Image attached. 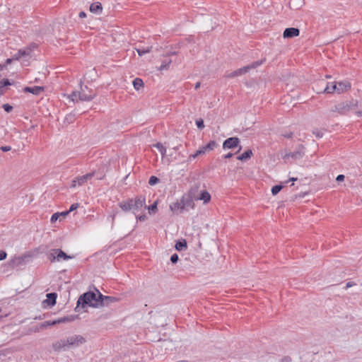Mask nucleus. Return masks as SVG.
Instances as JSON below:
<instances>
[{
  "instance_id": "nucleus-1",
  "label": "nucleus",
  "mask_w": 362,
  "mask_h": 362,
  "mask_svg": "<svg viewBox=\"0 0 362 362\" xmlns=\"http://www.w3.org/2000/svg\"><path fill=\"white\" fill-rule=\"evenodd\" d=\"M95 95L96 94L88 86H81L80 91H73L68 95V98L74 103H78V101H90Z\"/></svg>"
},
{
  "instance_id": "nucleus-2",
  "label": "nucleus",
  "mask_w": 362,
  "mask_h": 362,
  "mask_svg": "<svg viewBox=\"0 0 362 362\" xmlns=\"http://www.w3.org/2000/svg\"><path fill=\"white\" fill-rule=\"evenodd\" d=\"M98 291H99L96 290V293L87 292L83 293L79 297L77 305L81 304L83 308H85L86 305L94 308L100 307V298Z\"/></svg>"
},
{
  "instance_id": "nucleus-3",
  "label": "nucleus",
  "mask_w": 362,
  "mask_h": 362,
  "mask_svg": "<svg viewBox=\"0 0 362 362\" xmlns=\"http://www.w3.org/2000/svg\"><path fill=\"white\" fill-rule=\"evenodd\" d=\"M264 62H265V59L259 60V61L254 62L249 65H247V66L240 68L234 71L230 72V74L226 75V77L235 78L236 76L243 75V74L249 72L251 69H254L258 67L259 66L262 65Z\"/></svg>"
},
{
  "instance_id": "nucleus-4",
  "label": "nucleus",
  "mask_w": 362,
  "mask_h": 362,
  "mask_svg": "<svg viewBox=\"0 0 362 362\" xmlns=\"http://www.w3.org/2000/svg\"><path fill=\"white\" fill-rule=\"evenodd\" d=\"M68 349L77 347L86 342V339L81 335H72L66 338Z\"/></svg>"
},
{
  "instance_id": "nucleus-5",
  "label": "nucleus",
  "mask_w": 362,
  "mask_h": 362,
  "mask_svg": "<svg viewBox=\"0 0 362 362\" xmlns=\"http://www.w3.org/2000/svg\"><path fill=\"white\" fill-rule=\"evenodd\" d=\"M95 175V172L87 173L82 176L76 177L73 180L71 187H76L84 185L88 180H90Z\"/></svg>"
},
{
  "instance_id": "nucleus-6",
  "label": "nucleus",
  "mask_w": 362,
  "mask_h": 362,
  "mask_svg": "<svg viewBox=\"0 0 362 362\" xmlns=\"http://www.w3.org/2000/svg\"><path fill=\"white\" fill-rule=\"evenodd\" d=\"M98 293L100 298V306H108L119 300V298L116 297L103 296L100 291H98Z\"/></svg>"
},
{
  "instance_id": "nucleus-7",
  "label": "nucleus",
  "mask_w": 362,
  "mask_h": 362,
  "mask_svg": "<svg viewBox=\"0 0 362 362\" xmlns=\"http://www.w3.org/2000/svg\"><path fill=\"white\" fill-rule=\"evenodd\" d=\"M146 208V197L144 195H138L134 199V214H136L142 207Z\"/></svg>"
},
{
  "instance_id": "nucleus-8",
  "label": "nucleus",
  "mask_w": 362,
  "mask_h": 362,
  "mask_svg": "<svg viewBox=\"0 0 362 362\" xmlns=\"http://www.w3.org/2000/svg\"><path fill=\"white\" fill-rule=\"evenodd\" d=\"M52 347L55 352L68 350L66 338L54 341L52 344Z\"/></svg>"
},
{
  "instance_id": "nucleus-9",
  "label": "nucleus",
  "mask_w": 362,
  "mask_h": 362,
  "mask_svg": "<svg viewBox=\"0 0 362 362\" xmlns=\"http://www.w3.org/2000/svg\"><path fill=\"white\" fill-rule=\"evenodd\" d=\"M240 141L238 137H230L225 140V141L223 144V148H233L238 146Z\"/></svg>"
},
{
  "instance_id": "nucleus-10",
  "label": "nucleus",
  "mask_w": 362,
  "mask_h": 362,
  "mask_svg": "<svg viewBox=\"0 0 362 362\" xmlns=\"http://www.w3.org/2000/svg\"><path fill=\"white\" fill-rule=\"evenodd\" d=\"M351 89V83L348 81H343L337 83V93L340 94Z\"/></svg>"
},
{
  "instance_id": "nucleus-11",
  "label": "nucleus",
  "mask_w": 362,
  "mask_h": 362,
  "mask_svg": "<svg viewBox=\"0 0 362 362\" xmlns=\"http://www.w3.org/2000/svg\"><path fill=\"white\" fill-rule=\"evenodd\" d=\"M300 34V30L296 28H288L285 29L284 31V37L285 38H291L298 36Z\"/></svg>"
},
{
  "instance_id": "nucleus-12",
  "label": "nucleus",
  "mask_w": 362,
  "mask_h": 362,
  "mask_svg": "<svg viewBox=\"0 0 362 362\" xmlns=\"http://www.w3.org/2000/svg\"><path fill=\"white\" fill-rule=\"evenodd\" d=\"M31 51V47H26L23 49H19L18 52L13 54V59L15 60H18L23 57L28 56L30 55Z\"/></svg>"
},
{
  "instance_id": "nucleus-13",
  "label": "nucleus",
  "mask_w": 362,
  "mask_h": 362,
  "mask_svg": "<svg viewBox=\"0 0 362 362\" xmlns=\"http://www.w3.org/2000/svg\"><path fill=\"white\" fill-rule=\"evenodd\" d=\"M57 295L55 293H49L47 294V299L43 301V303H47L49 306L52 307L56 304V299Z\"/></svg>"
},
{
  "instance_id": "nucleus-14",
  "label": "nucleus",
  "mask_w": 362,
  "mask_h": 362,
  "mask_svg": "<svg viewBox=\"0 0 362 362\" xmlns=\"http://www.w3.org/2000/svg\"><path fill=\"white\" fill-rule=\"evenodd\" d=\"M44 90V87L42 86H33V87H25L24 88L25 92H28L33 93V95H39Z\"/></svg>"
},
{
  "instance_id": "nucleus-15",
  "label": "nucleus",
  "mask_w": 362,
  "mask_h": 362,
  "mask_svg": "<svg viewBox=\"0 0 362 362\" xmlns=\"http://www.w3.org/2000/svg\"><path fill=\"white\" fill-rule=\"evenodd\" d=\"M54 253L57 254V260L59 262L61 261L62 259L67 260V259L73 258L71 256L66 255L64 252H63L60 249H57V250Z\"/></svg>"
},
{
  "instance_id": "nucleus-16",
  "label": "nucleus",
  "mask_w": 362,
  "mask_h": 362,
  "mask_svg": "<svg viewBox=\"0 0 362 362\" xmlns=\"http://www.w3.org/2000/svg\"><path fill=\"white\" fill-rule=\"evenodd\" d=\"M103 7L100 3L96 2L93 3L90 6V11L92 13L99 14L102 12Z\"/></svg>"
},
{
  "instance_id": "nucleus-17",
  "label": "nucleus",
  "mask_w": 362,
  "mask_h": 362,
  "mask_svg": "<svg viewBox=\"0 0 362 362\" xmlns=\"http://www.w3.org/2000/svg\"><path fill=\"white\" fill-rule=\"evenodd\" d=\"M196 199L203 200L204 203L206 204V203H208V202H210V200H211V195H210V194L207 191L204 190V191H202L199 197L196 198Z\"/></svg>"
},
{
  "instance_id": "nucleus-18",
  "label": "nucleus",
  "mask_w": 362,
  "mask_h": 362,
  "mask_svg": "<svg viewBox=\"0 0 362 362\" xmlns=\"http://www.w3.org/2000/svg\"><path fill=\"white\" fill-rule=\"evenodd\" d=\"M334 92H337V83H327L325 88L323 90V93H334Z\"/></svg>"
},
{
  "instance_id": "nucleus-19",
  "label": "nucleus",
  "mask_w": 362,
  "mask_h": 362,
  "mask_svg": "<svg viewBox=\"0 0 362 362\" xmlns=\"http://www.w3.org/2000/svg\"><path fill=\"white\" fill-rule=\"evenodd\" d=\"M252 156V151L250 149L247 150L240 156L237 157V159L239 160H245Z\"/></svg>"
},
{
  "instance_id": "nucleus-20",
  "label": "nucleus",
  "mask_w": 362,
  "mask_h": 362,
  "mask_svg": "<svg viewBox=\"0 0 362 362\" xmlns=\"http://www.w3.org/2000/svg\"><path fill=\"white\" fill-rule=\"evenodd\" d=\"M172 61L170 59H165L162 62L160 67L158 68L159 71L168 70L170 68Z\"/></svg>"
},
{
  "instance_id": "nucleus-21",
  "label": "nucleus",
  "mask_w": 362,
  "mask_h": 362,
  "mask_svg": "<svg viewBox=\"0 0 362 362\" xmlns=\"http://www.w3.org/2000/svg\"><path fill=\"white\" fill-rule=\"evenodd\" d=\"M217 146V143L215 141H211L208 144L203 146V149L207 151H213Z\"/></svg>"
},
{
  "instance_id": "nucleus-22",
  "label": "nucleus",
  "mask_w": 362,
  "mask_h": 362,
  "mask_svg": "<svg viewBox=\"0 0 362 362\" xmlns=\"http://www.w3.org/2000/svg\"><path fill=\"white\" fill-rule=\"evenodd\" d=\"M119 206L124 212H128L131 211V207L129 206V204L127 202V201H123L122 202H119Z\"/></svg>"
},
{
  "instance_id": "nucleus-23",
  "label": "nucleus",
  "mask_w": 362,
  "mask_h": 362,
  "mask_svg": "<svg viewBox=\"0 0 362 362\" xmlns=\"http://www.w3.org/2000/svg\"><path fill=\"white\" fill-rule=\"evenodd\" d=\"M133 86H134V88L136 89V90H139L140 88L143 87L144 86V82L143 81L139 78H136L134 81H133Z\"/></svg>"
},
{
  "instance_id": "nucleus-24",
  "label": "nucleus",
  "mask_w": 362,
  "mask_h": 362,
  "mask_svg": "<svg viewBox=\"0 0 362 362\" xmlns=\"http://www.w3.org/2000/svg\"><path fill=\"white\" fill-rule=\"evenodd\" d=\"M175 247L177 250L181 251L183 249L187 248V243L185 240L182 241H177Z\"/></svg>"
},
{
  "instance_id": "nucleus-25",
  "label": "nucleus",
  "mask_w": 362,
  "mask_h": 362,
  "mask_svg": "<svg viewBox=\"0 0 362 362\" xmlns=\"http://www.w3.org/2000/svg\"><path fill=\"white\" fill-rule=\"evenodd\" d=\"M152 47H147L146 48H137L136 50L139 56H142L146 53H149Z\"/></svg>"
},
{
  "instance_id": "nucleus-26",
  "label": "nucleus",
  "mask_w": 362,
  "mask_h": 362,
  "mask_svg": "<svg viewBox=\"0 0 362 362\" xmlns=\"http://www.w3.org/2000/svg\"><path fill=\"white\" fill-rule=\"evenodd\" d=\"M154 147H156L161 153L163 156L165 155L166 153V148L165 147L160 143H157L153 145Z\"/></svg>"
},
{
  "instance_id": "nucleus-27",
  "label": "nucleus",
  "mask_w": 362,
  "mask_h": 362,
  "mask_svg": "<svg viewBox=\"0 0 362 362\" xmlns=\"http://www.w3.org/2000/svg\"><path fill=\"white\" fill-rule=\"evenodd\" d=\"M206 153V151L204 149H203V146L202 148H200L199 150H197L194 154L192 155H190L189 156V159L191 160L192 158L194 159L196 158L197 156H201V155H204Z\"/></svg>"
},
{
  "instance_id": "nucleus-28",
  "label": "nucleus",
  "mask_w": 362,
  "mask_h": 362,
  "mask_svg": "<svg viewBox=\"0 0 362 362\" xmlns=\"http://www.w3.org/2000/svg\"><path fill=\"white\" fill-rule=\"evenodd\" d=\"M56 250H57V249H52L47 254L48 259L51 262H54V261L57 260V254L54 253L56 252Z\"/></svg>"
},
{
  "instance_id": "nucleus-29",
  "label": "nucleus",
  "mask_w": 362,
  "mask_h": 362,
  "mask_svg": "<svg viewBox=\"0 0 362 362\" xmlns=\"http://www.w3.org/2000/svg\"><path fill=\"white\" fill-rule=\"evenodd\" d=\"M158 202L156 201L153 204L147 207L149 214H155L157 211Z\"/></svg>"
},
{
  "instance_id": "nucleus-30",
  "label": "nucleus",
  "mask_w": 362,
  "mask_h": 362,
  "mask_svg": "<svg viewBox=\"0 0 362 362\" xmlns=\"http://www.w3.org/2000/svg\"><path fill=\"white\" fill-rule=\"evenodd\" d=\"M283 188L282 185H275L272 188V193L273 195L277 194Z\"/></svg>"
},
{
  "instance_id": "nucleus-31",
  "label": "nucleus",
  "mask_w": 362,
  "mask_h": 362,
  "mask_svg": "<svg viewBox=\"0 0 362 362\" xmlns=\"http://www.w3.org/2000/svg\"><path fill=\"white\" fill-rule=\"evenodd\" d=\"M159 182V179L156 176H151L150 177L148 180V184L150 185H154L157 184Z\"/></svg>"
},
{
  "instance_id": "nucleus-32",
  "label": "nucleus",
  "mask_w": 362,
  "mask_h": 362,
  "mask_svg": "<svg viewBox=\"0 0 362 362\" xmlns=\"http://www.w3.org/2000/svg\"><path fill=\"white\" fill-rule=\"evenodd\" d=\"M12 83L10 82L8 79H3L0 81V86L1 88H3L4 86H10Z\"/></svg>"
},
{
  "instance_id": "nucleus-33",
  "label": "nucleus",
  "mask_w": 362,
  "mask_h": 362,
  "mask_svg": "<svg viewBox=\"0 0 362 362\" xmlns=\"http://www.w3.org/2000/svg\"><path fill=\"white\" fill-rule=\"evenodd\" d=\"M196 124L197 127L200 129H202L204 127V121L202 119L196 120Z\"/></svg>"
},
{
  "instance_id": "nucleus-34",
  "label": "nucleus",
  "mask_w": 362,
  "mask_h": 362,
  "mask_svg": "<svg viewBox=\"0 0 362 362\" xmlns=\"http://www.w3.org/2000/svg\"><path fill=\"white\" fill-rule=\"evenodd\" d=\"M59 216H60L59 213H54L51 217V219H50L51 222L54 223V222L57 221Z\"/></svg>"
},
{
  "instance_id": "nucleus-35",
  "label": "nucleus",
  "mask_w": 362,
  "mask_h": 362,
  "mask_svg": "<svg viewBox=\"0 0 362 362\" xmlns=\"http://www.w3.org/2000/svg\"><path fill=\"white\" fill-rule=\"evenodd\" d=\"M288 157H291V158H300L302 156L301 153L300 152H297V153H289L288 154Z\"/></svg>"
},
{
  "instance_id": "nucleus-36",
  "label": "nucleus",
  "mask_w": 362,
  "mask_h": 362,
  "mask_svg": "<svg viewBox=\"0 0 362 362\" xmlns=\"http://www.w3.org/2000/svg\"><path fill=\"white\" fill-rule=\"evenodd\" d=\"M3 108L6 112H9L12 110L13 107L8 104H4L3 105Z\"/></svg>"
},
{
  "instance_id": "nucleus-37",
  "label": "nucleus",
  "mask_w": 362,
  "mask_h": 362,
  "mask_svg": "<svg viewBox=\"0 0 362 362\" xmlns=\"http://www.w3.org/2000/svg\"><path fill=\"white\" fill-rule=\"evenodd\" d=\"M178 259H179V257L177 254H173L170 257V261L172 262V263H176L178 261Z\"/></svg>"
},
{
  "instance_id": "nucleus-38",
  "label": "nucleus",
  "mask_w": 362,
  "mask_h": 362,
  "mask_svg": "<svg viewBox=\"0 0 362 362\" xmlns=\"http://www.w3.org/2000/svg\"><path fill=\"white\" fill-rule=\"evenodd\" d=\"M78 206L79 205H78V203H75V204H71V206H70V208L69 209V211L71 212V211L76 210L78 207Z\"/></svg>"
},
{
  "instance_id": "nucleus-39",
  "label": "nucleus",
  "mask_w": 362,
  "mask_h": 362,
  "mask_svg": "<svg viewBox=\"0 0 362 362\" xmlns=\"http://www.w3.org/2000/svg\"><path fill=\"white\" fill-rule=\"evenodd\" d=\"M136 218L137 219V221H144L146 220L147 216L146 215L136 216Z\"/></svg>"
},
{
  "instance_id": "nucleus-40",
  "label": "nucleus",
  "mask_w": 362,
  "mask_h": 362,
  "mask_svg": "<svg viewBox=\"0 0 362 362\" xmlns=\"http://www.w3.org/2000/svg\"><path fill=\"white\" fill-rule=\"evenodd\" d=\"M11 149V147L10 146H5L0 147V150H1L2 151H4V152L9 151Z\"/></svg>"
},
{
  "instance_id": "nucleus-41",
  "label": "nucleus",
  "mask_w": 362,
  "mask_h": 362,
  "mask_svg": "<svg viewBox=\"0 0 362 362\" xmlns=\"http://www.w3.org/2000/svg\"><path fill=\"white\" fill-rule=\"evenodd\" d=\"M127 201L129 204L131 210H132L134 211V199H128Z\"/></svg>"
},
{
  "instance_id": "nucleus-42",
  "label": "nucleus",
  "mask_w": 362,
  "mask_h": 362,
  "mask_svg": "<svg viewBox=\"0 0 362 362\" xmlns=\"http://www.w3.org/2000/svg\"><path fill=\"white\" fill-rule=\"evenodd\" d=\"M7 254L4 251H0V260H3L6 258Z\"/></svg>"
},
{
  "instance_id": "nucleus-43",
  "label": "nucleus",
  "mask_w": 362,
  "mask_h": 362,
  "mask_svg": "<svg viewBox=\"0 0 362 362\" xmlns=\"http://www.w3.org/2000/svg\"><path fill=\"white\" fill-rule=\"evenodd\" d=\"M180 207V204L178 203H175L173 205H170V209L172 211H175L176 209Z\"/></svg>"
},
{
  "instance_id": "nucleus-44",
  "label": "nucleus",
  "mask_w": 362,
  "mask_h": 362,
  "mask_svg": "<svg viewBox=\"0 0 362 362\" xmlns=\"http://www.w3.org/2000/svg\"><path fill=\"white\" fill-rule=\"evenodd\" d=\"M74 115H69L66 117L65 120L68 121L69 122H71L72 119H74Z\"/></svg>"
},
{
  "instance_id": "nucleus-45",
  "label": "nucleus",
  "mask_w": 362,
  "mask_h": 362,
  "mask_svg": "<svg viewBox=\"0 0 362 362\" xmlns=\"http://www.w3.org/2000/svg\"><path fill=\"white\" fill-rule=\"evenodd\" d=\"M337 181L338 182H340V181H343L344 180V175H339L337 178H336Z\"/></svg>"
},
{
  "instance_id": "nucleus-46",
  "label": "nucleus",
  "mask_w": 362,
  "mask_h": 362,
  "mask_svg": "<svg viewBox=\"0 0 362 362\" xmlns=\"http://www.w3.org/2000/svg\"><path fill=\"white\" fill-rule=\"evenodd\" d=\"M69 321V318L65 317H63V318H61L59 320H58L57 322H67Z\"/></svg>"
},
{
  "instance_id": "nucleus-47",
  "label": "nucleus",
  "mask_w": 362,
  "mask_h": 362,
  "mask_svg": "<svg viewBox=\"0 0 362 362\" xmlns=\"http://www.w3.org/2000/svg\"><path fill=\"white\" fill-rule=\"evenodd\" d=\"M13 60H15V59H13V57L11 59H7L6 60L5 64H6V66L8 64H10L12 62V61H13Z\"/></svg>"
},
{
  "instance_id": "nucleus-48",
  "label": "nucleus",
  "mask_w": 362,
  "mask_h": 362,
  "mask_svg": "<svg viewBox=\"0 0 362 362\" xmlns=\"http://www.w3.org/2000/svg\"><path fill=\"white\" fill-rule=\"evenodd\" d=\"M70 212L68 211H63L62 213H59V216H64L65 217L66 216H67Z\"/></svg>"
},
{
  "instance_id": "nucleus-49",
  "label": "nucleus",
  "mask_w": 362,
  "mask_h": 362,
  "mask_svg": "<svg viewBox=\"0 0 362 362\" xmlns=\"http://www.w3.org/2000/svg\"><path fill=\"white\" fill-rule=\"evenodd\" d=\"M78 16L81 18H85L86 16V14L84 11H81L78 14Z\"/></svg>"
},
{
  "instance_id": "nucleus-50",
  "label": "nucleus",
  "mask_w": 362,
  "mask_h": 362,
  "mask_svg": "<svg viewBox=\"0 0 362 362\" xmlns=\"http://www.w3.org/2000/svg\"><path fill=\"white\" fill-rule=\"evenodd\" d=\"M233 156V154L232 153H228L224 156V158H230Z\"/></svg>"
},
{
  "instance_id": "nucleus-51",
  "label": "nucleus",
  "mask_w": 362,
  "mask_h": 362,
  "mask_svg": "<svg viewBox=\"0 0 362 362\" xmlns=\"http://www.w3.org/2000/svg\"><path fill=\"white\" fill-rule=\"evenodd\" d=\"M200 85H201V83L200 82H197L196 83L195 86H194V88L195 89H198L199 87H200Z\"/></svg>"
},
{
  "instance_id": "nucleus-52",
  "label": "nucleus",
  "mask_w": 362,
  "mask_h": 362,
  "mask_svg": "<svg viewBox=\"0 0 362 362\" xmlns=\"http://www.w3.org/2000/svg\"><path fill=\"white\" fill-rule=\"evenodd\" d=\"M5 68H6V64H0V71H2Z\"/></svg>"
},
{
  "instance_id": "nucleus-53",
  "label": "nucleus",
  "mask_w": 362,
  "mask_h": 362,
  "mask_svg": "<svg viewBox=\"0 0 362 362\" xmlns=\"http://www.w3.org/2000/svg\"><path fill=\"white\" fill-rule=\"evenodd\" d=\"M290 180L291 181H296L297 180V178L296 177H292V178H290Z\"/></svg>"
},
{
  "instance_id": "nucleus-54",
  "label": "nucleus",
  "mask_w": 362,
  "mask_h": 362,
  "mask_svg": "<svg viewBox=\"0 0 362 362\" xmlns=\"http://www.w3.org/2000/svg\"><path fill=\"white\" fill-rule=\"evenodd\" d=\"M346 286H347V287H349V286H351V284L348 283Z\"/></svg>"
},
{
  "instance_id": "nucleus-55",
  "label": "nucleus",
  "mask_w": 362,
  "mask_h": 362,
  "mask_svg": "<svg viewBox=\"0 0 362 362\" xmlns=\"http://www.w3.org/2000/svg\"><path fill=\"white\" fill-rule=\"evenodd\" d=\"M359 115H362V110L358 112Z\"/></svg>"
}]
</instances>
